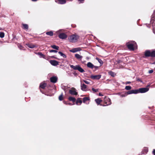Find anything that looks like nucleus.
Segmentation results:
<instances>
[{"mask_svg":"<svg viewBox=\"0 0 155 155\" xmlns=\"http://www.w3.org/2000/svg\"><path fill=\"white\" fill-rule=\"evenodd\" d=\"M92 90L94 92H96L98 91V89H95L93 88H92Z\"/></svg>","mask_w":155,"mask_h":155,"instance_id":"34","label":"nucleus"},{"mask_svg":"<svg viewBox=\"0 0 155 155\" xmlns=\"http://www.w3.org/2000/svg\"><path fill=\"white\" fill-rule=\"evenodd\" d=\"M90 99L88 97H85L83 98V102L84 103H86L87 101H89Z\"/></svg>","mask_w":155,"mask_h":155,"instance_id":"25","label":"nucleus"},{"mask_svg":"<svg viewBox=\"0 0 155 155\" xmlns=\"http://www.w3.org/2000/svg\"><path fill=\"white\" fill-rule=\"evenodd\" d=\"M87 66L90 68L92 69L94 68L95 71L98 68V67L94 65L91 63L88 62L87 63Z\"/></svg>","mask_w":155,"mask_h":155,"instance_id":"8","label":"nucleus"},{"mask_svg":"<svg viewBox=\"0 0 155 155\" xmlns=\"http://www.w3.org/2000/svg\"><path fill=\"white\" fill-rule=\"evenodd\" d=\"M131 87L130 86H127L125 87V89L126 90H129L131 89Z\"/></svg>","mask_w":155,"mask_h":155,"instance_id":"31","label":"nucleus"},{"mask_svg":"<svg viewBox=\"0 0 155 155\" xmlns=\"http://www.w3.org/2000/svg\"><path fill=\"white\" fill-rule=\"evenodd\" d=\"M51 47L53 49L58 50L59 49V47L58 46H56L55 45H52L51 46Z\"/></svg>","mask_w":155,"mask_h":155,"instance_id":"28","label":"nucleus"},{"mask_svg":"<svg viewBox=\"0 0 155 155\" xmlns=\"http://www.w3.org/2000/svg\"><path fill=\"white\" fill-rule=\"evenodd\" d=\"M69 93L72 95H76L78 94V93L77 92L76 89L74 87H72L70 90H69Z\"/></svg>","mask_w":155,"mask_h":155,"instance_id":"7","label":"nucleus"},{"mask_svg":"<svg viewBox=\"0 0 155 155\" xmlns=\"http://www.w3.org/2000/svg\"><path fill=\"white\" fill-rule=\"evenodd\" d=\"M96 59L98 61V62L101 64H103V62L102 61L101 59L98 58H96Z\"/></svg>","mask_w":155,"mask_h":155,"instance_id":"30","label":"nucleus"},{"mask_svg":"<svg viewBox=\"0 0 155 155\" xmlns=\"http://www.w3.org/2000/svg\"><path fill=\"white\" fill-rule=\"evenodd\" d=\"M49 52H51V53L53 52H55V53H56L57 52V51L56 50H51L49 51Z\"/></svg>","mask_w":155,"mask_h":155,"instance_id":"35","label":"nucleus"},{"mask_svg":"<svg viewBox=\"0 0 155 155\" xmlns=\"http://www.w3.org/2000/svg\"><path fill=\"white\" fill-rule=\"evenodd\" d=\"M148 151V149L147 148H145L143 150V153H146Z\"/></svg>","mask_w":155,"mask_h":155,"instance_id":"29","label":"nucleus"},{"mask_svg":"<svg viewBox=\"0 0 155 155\" xmlns=\"http://www.w3.org/2000/svg\"><path fill=\"white\" fill-rule=\"evenodd\" d=\"M46 34L47 35L50 36H52L53 35V33L51 31L46 32Z\"/></svg>","mask_w":155,"mask_h":155,"instance_id":"22","label":"nucleus"},{"mask_svg":"<svg viewBox=\"0 0 155 155\" xmlns=\"http://www.w3.org/2000/svg\"><path fill=\"white\" fill-rule=\"evenodd\" d=\"M55 2L58 4H64L66 3L65 0H55Z\"/></svg>","mask_w":155,"mask_h":155,"instance_id":"11","label":"nucleus"},{"mask_svg":"<svg viewBox=\"0 0 155 155\" xmlns=\"http://www.w3.org/2000/svg\"><path fill=\"white\" fill-rule=\"evenodd\" d=\"M70 67L73 68L74 70H78L79 72L81 73H83L84 72V70L79 65H77L76 66H74L73 65H70Z\"/></svg>","mask_w":155,"mask_h":155,"instance_id":"6","label":"nucleus"},{"mask_svg":"<svg viewBox=\"0 0 155 155\" xmlns=\"http://www.w3.org/2000/svg\"><path fill=\"white\" fill-rule=\"evenodd\" d=\"M58 53L61 56H62L63 58H66V55L61 51H59Z\"/></svg>","mask_w":155,"mask_h":155,"instance_id":"23","label":"nucleus"},{"mask_svg":"<svg viewBox=\"0 0 155 155\" xmlns=\"http://www.w3.org/2000/svg\"><path fill=\"white\" fill-rule=\"evenodd\" d=\"M79 36L76 34L70 36L68 38L69 41L72 43L76 42L79 38Z\"/></svg>","mask_w":155,"mask_h":155,"instance_id":"4","label":"nucleus"},{"mask_svg":"<svg viewBox=\"0 0 155 155\" xmlns=\"http://www.w3.org/2000/svg\"><path fill=\"white\" fill-rule=\"evenodd\" d=\"M149 90V88L147 87L141 88L138 90H132L127 92V94H137L139 93H144L148 91Z\"/></svg>","mask_w":155,"mask_h":155,"instance_id":"1","label":"nucleus"},{"mask_svg":"<svg viewBox=\"0 0 155 155\" xmlns=\"http://www.w3.org/2000/svg\"><path fill=\"white\" fill-rule=\"evenodd\" d=\"M23 28L25 29H28V26L27 24H23Z\"/></svg>","mask_w":155,"mask_h":155,"instance_id":"27","label":"nucleus"},{"mask_svg":"<svg viewBox=\"0 0 155 155\" xmlns=\"http://www.w3.org/2000/svg\"><path fill=\"white\" fill-rule=\"evenodd\" d=\"M82 103V101L81 100H80V98H78L77 99L76 102V104L77 105L78 104V103H79L80 104H81Z\"/></svg>","mask_w":155,"mask_h":155,"instance_id":"26","label":"nucleus"},{"mask_svg":"<svg viewBox=\"0 0 155 155\" xmlns=\"http://www.w3.org/2000/svg\"><path fill=\"white\" fill-rule=\"evenodd\" d=\"M81 89L84 91H87V86L84 84H81Z\"/></svg>","mask_w":155,"mask_h":155,"instance_id":"14","label":"nucleus"},{"mask_svg":"<svg viewBox=\"0 0 155 155\" xmlns=\"http://www.w3.org/2000/svg\"><path fill=\"white\" fill-rule=\"evenodd\" d=\"M64 30L63 29H60L56 31V33L58 35L59 38L62 39H65L67 37V35L63 32Z\"/></svg>","mask_w":155,"mask_h":155,"instance_id":"3","label":"nucleus"},{"mask_svg":"<svg viewBox=\"0 0 155 155\" xmlns=\"http://www.w3.org/2000/svg\"><path fill=\"white\" fill-rule=\"evenodd\" d=\"M101 77V75H91V78L93 79H99Z\"/></svg>","mask_w":155,"mask_h":155,"instance_id":"9","label":"nucleus"},{"mask_svg":"<svg viewBox=\"0 0 155 155\" xmlns=\"http://www.w3.org/2000/svg\"><path fill=\"white\" fill-rule=\"evenodd\" d=\"M64 102V104H69V105H72V104H71V103H65V102Z\"/></svg>","mask_w":155,"mask_h":155,"instance_id":"39","label":"nucleus"},{"mask_svg":"<svg viewBox=\"0 0 155 155\" xmlns=\"http://www.w3.org/2000/svg\"><path fill=\"white\" fill-rule=\"evenodd\" d=\"M46 83H41L40 85V87L42 89H44L46 87Z\"/></svg>","mask_w":155,"mask_h":155,"instance_id":"19","label":"nucleus"},{"mask_svg":"<svg viewBox=\"0 0 155 155\" xmlns=\"http://www.w3.org/2000/svg\"><path fill=\"white\" fill-rule=\"evenodd\" d=\"M26 45L29 48H34L35 46V45L31 44H27Z\"/></svg>","mask_w":155,"mask_h":155,"instance_id":"20","label":"nucleus"},{"mask_svg":"<svg viewBox=\"0 0 155 155\" xmlns=\"http://www.w3.org/2000/svg\"><path fill=\"white\" fill-rule=\"evenodd\" d=\"M18 47L19 48H20V49L21 50H22V49H23L22 48V47L21 45H18Z\"/></svg>","mask_w":155,"mask_h":155,"instance_id":"37","label":"nucleus"},{"mask_svg":"<svg viewBox=\"0 0 155 155\" xmlns=\"http://www.w3.org/2000/svg\"><path fill=\"white\" fill-rule=\"evenodd\" d=\"M95 101L97 104L98 105L100 104L101 102L102 101V100H101L100 99L97 98L95 100Z\"/></svg>","mask_w":155,"mask_h":155,"instance_id":"16","label":"nucleus"},{"mask_svg":"<svg viewBox=\"0 0 155 155\" xmlns=\"http://www.w3.org/2000/svg\"><path fill=\"white\" fill-rule=\"evenodd\" d=\"M109 74L113 77H114L116 75V74L112 71H110L108 72Z\"/></svg>","mask_w":155,"mask_h":155,"instance_id":"21","label":"nucleus"},{"mask_svg":"<svg viewBox=\"0 0 155 155\" xmlns=\"http://www.w3.org/2000/svg\"><path fill=\"white\" fill-rule=\"evenodd\" d=\"M153 71L152 70H150L149 71V73L150 74L152 73L153 72Z\"/></svg>","mask_w":155,"mask_h":155,"instance_id":"38","label":"nucleus"},{"mask_svg":"<svg viewBox=\"0 0 155 155\" xmlns=\"http://www.w3.org/2000/svg\"><path fill=\"white\" fill-rule=\"evenodd\" d=\"M50 80L52 83H56L58 80V78L56 76L52 77L50 78Z\"/></svg>","mask_w":155,"mask_h":155,"instance_id":"10","label":"nucleus"},{"mask_svg":"<svg viewBox=\"0 0 155 155\" xmlns=\"http://www.w3.org/2000/svg\"><path fill=\"white\" fill-rule=\"evenodd\" d=\"M38 54L39 56V57L41 58H45V56L43 54L41 53V52H38Z\"/></svg>","mask_w":155,"mask_h":155,"instance_id":"24","label":"nucleus"},{"mask_svg":"<svg viewBox=\"0 0 155 155\" xmlns=\"http://www.w3.org/2000/svg\"><path fill=\"white\" fill-rule=\"evenodd\" d=\"M99 96H102L103 95H102V94H101V93H99Z\"/></svg>","mask_w":155,"mask_h":155,"instance_id":"43","label":"nucleus"},{"mask_svg":"<svg viewBox=\"0 0 155 155\" xmlns=\"http://www.w3.org/2000/svg\"><path fill=\"white\" fill-rule=\"evenodd\" d=\"M106 100L107 101H108V103H107L106 102H105V104H106V105H110L111 104V100L110 98H107L106 99Z\"/></svg>","mask_w":155,"mask_h":155,"instance_id":"17","label":"nucleus"},{"mask_svg":"<svg viewBox=\"0 0 155 155\" xmlns=\"http://www.w3.org/2000/svg\"><path fill=\"white\" fill-rule=\"evenodd\" d=\"M131 83V82H130V81H127V82H126V84H130Z\"/></svg>","mask_w":155,"mask_h":155,"instance_id":"41","label":"nucleus"},{"mask_svg":"<svg viewBox=\"0 0 155 155\" xmlns=\"http://www.w3.org/2000/svg\"><path fill=\"white\" fill-rule=\"evenodd\" d=\"M5 34L3 32H0V37L1 38H3L4 37Z\"/></svg>","mask_w":155,"mask_h":155,"instance_id":"32","label":"nucleus"},{"mask_svg":"<svg viewBox=\"0 0 155 155\" xmlns=\"http://www.w3.org/2000/svg\"><path fill=\"white\" fill-rule=\"evenodd\" d=\"M100 105H101V106H106V105H102V104H101Z\"/></svg>","mask_w":155,"mask_h":155,"instance_id":"44","label":"nucleus"},{"mask_svg":"<svg viewBox=\"0 0 155 155\" xmlns=\"http://www.w3.org/2000/svg\"><path fill=\"white\" fill-rule=\"evenodd\" d=\"M81 50V48H76L72 49L70 50V51L72 53H75Z\"/></svg>","mask_w":155,"mask_h":155,"instance_id":"12","label":"nucleus"},{"mask_svg":"<svg viewBox=\"0 0 155 155\" xmlns=\"http://www.w3.org/2000/svg\"><path fill=\"white\" fill-rule=\"evenodd\" d=\"M145 55L146 57H155V51L147 50L145 51Z\"/></svg>","mask_w":155,"mask_h":155,"instance_id":"5","label":"nucleus"},{"mask_svg":"<svg viewBox=\"0 0 155 155\" xmlns=\"http://www.w3.org/2000/svg\"><path fill=\"white\" fill-rule=\"evenodd\" d=\"M59 100L60 101H61L63 100V94H62L59 97Z\"/></svg>","mask_w":155,"mask_h":155,"instance_id":"33","label":"nucleus"},{"mask_svg":"<svg viewBox=\"0 0 155 155\" xmlns=\"http://www.w3.org/2000/svg\"><path fill=\"white\" fill-rule=\"evenodd\" d=\"M50 62L53 66H55L58 64V62L55 60H51Z\"/></svg>","mask_w":155,"mask_h":155,"instance_id":"13","label":"nucleus"},{"mask_svg":"<svg viewBox=\"0 0 155 155\" xmlns=\"http://www.w3.org/2000/svg\"><path fill=\"white\" fill-rule=\"evenodd\" d=\"M126 45L130 50L133 51L137 48L136 43L134 41H130L127 43Z\"/></svg>","mask_w":155,"mask_h":155,"instance_id":"2","label":"nucleus"},{"mask_svg":"<svg viewBox=\"0 0 155 155\" xmlns=\"http://www.w3.org/2000/svg\"><path fill=\"white\" fill-rule=\"evenodd\" d=\"M78 1H80L81 3H83L82 1H84V0H78Z\"/></svg>","mask_w":155,"mask_h":155,"instance_id":"42","label":"nucleus"},{"mask_svg":"<svg viewBox=\"0 0 155 155\" xmlns=\"http://www.w3.org/2000/svg\"><path fill=\"white\" fill-rule=\"evenodd\" d=\"M153 153L154 155H155V149H153Z\"/></svg>","mask_w":155,"mask_h":155,"instance_id":"40","label":"nucleus"},{"mask_svg":"<svg viewBox=\"0 0 155 155\" xmlns=\"http://www.w3.org/2000/svg\"><path fill=\"white\" fill-rule=\"evenodd\" d=\"M83 81L87 84H90V82L87 81L83 80Z\"/></svg>","mask_w":155,"mask_h":155,"instance_id":"36","label":"nucleus"},{"mask_svg":"<svg viewBox=\"0 0 155 155\" xmlns=\"http://www.w3.org/2000/svg\"><path fill=\"white\" fill-rule=\"evenodd\" d=\"M75 57L79 60H81L83 57L78 54H75Z\"/></svg>","mask_w":155,"mask_h":155,"instance_id":"15","label":"nucleus"},{"mask_svg":"<svg viewBox=\"0 0 155 155\" xmlns=\"http://www.w3.org/2000/svg\"><path fill=\"white\" fill-rule=\"evenodd\" d=\"M68 1H72L73 0H67Z\"/></svg>","mask_w":155,"mask_h":155,"instance_id":"45","label":"nucleus"},{"mask_svg":"<svg viewBox=\"0 0 155 155\" xmlns=\"http://www.w3.org/2000/svg\"><path fill=\"white\" fill-rule=\"evenodd\" d=\"M68 99L70 101H72L73 102H75L76 100V99L75 98L71 97H69Z\"/></svg>","mask_w":155,"mask_h":155,"instance_id":"18","label":"nucleus"}]
</instances>
